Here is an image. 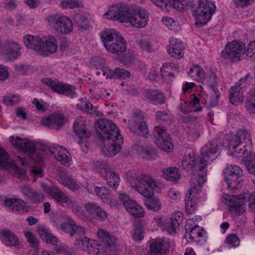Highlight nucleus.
I'll list each match as a JSON object with an SVG mask.
<instances>
[{
    "label": "nucleus",
    "instance_id": "1",
    "mask_svg": "<svg viewBox=\"0 0 255 255\" xmlns=\"http://www.w3.org/2000/svg\"><path fill=\"white\" fill-rule=\"evenodd\" d=\"M105 15L108 19L129 22L137 27H144L148 19V15L144 9H134L120 4L112 5Z\"/></svg>",
    "mask_w": 255,
    "mask_h": 255
},
{
    "label": "nucleus",
    "instance_id": "2",
    "mask_svg": "<svg viewBox=\"0 0 255 255\" xmlns=\"http://www.w3.org/2000/svg\"><path fill=\"white\" fill-rule=\"evenodd\" d=\"M98 126L104 143V153L108 156L115 155L120 151L123 143L118 128L111 121L105 120H99Z\"/></svg>",
    "mask_w": 255,
    "mask_h": 255
},
{
    "label": "nucleus",
    "instance_id": "3",
    "mask_svg": "<svg viewBox=\"0 0 255 255\" xmlns=\"http://www.w3.org/2000/svg\"><path fill=\"white\" fill-rule=\"evenodd\" d=\"M224 135L222 133L218 134L215 139L206 143L201 149V153L202 158L199 160L198 166L199 173L196 176L202 177L205 174L206 178L207 175L206 166L215 159L219 154L220 146L224 144L223 139Z\"/></svg>",
    "mask_w": 255,
    "mask_h": 255
},
{
    "label": "nucleus",
    "instance_id": "4",
    "mask_svg": "<svg viewBox=\"0 0 255 255\" xmlns=\"http://www.w3.org/2000/svg\"><path fill=\"white\" fill-rule=\"evenodd\" d=\"M101 37L106 49L109 52L120 55L127 49V41L120 33L113 29H105Z\"/></svg>",
    "mask_w": 255,
    "mask_h": 255
},
{
    "label": "nucleus",
    "instance_id": "5",
    "mask_svg": "<svg viewBox=\"0 0 255 255\" xmlns=\"http://www.w3.org/2000/svg\"><path fill=\"white\" fill-rule=\"evenodd\" d=\"M206 181L205 174L202 177L194 175L191 179V187L185 199V211L187 214L191 215L196 210L197 203L200 199V193L202 191L203 184Z\"/></svg>",
    "mask_w": 255,
    "mask_h": 255
},
{
    "label": "nucleus",
    "instance_id": "6",
    "mask_svg": "<svg viewBox=\"0 0 255 255\" xmlns=\"http://www.w3.org/2000/svg\"><path fill=\"white\" fill-rule=\"evenodd\" d=\"M43 191L50 196L59 205L73 212H78L81 209L79 203L71 199L66 193L61 190L55 185H42Z\"/></svg>",
    "mask_w": 255,
    "mask_h": 255
},
{
    "label": "nucleus",
    "instance_id": "7",
    "mask_svg": "<svg viewBox=\"0 0 255 255\" xmlns=\"http://www.w3.org/2000/svg\"><path fill=\"white\" fill-rule=\"evenodd\" d=\"M130 184L132 188L146 198L152 197L155 189L160 188L159 183L147 175L132 178Z\"/></svg>",
    "mask_w": 255,
    "mask_h": 255
},
{
    "label": "nucleus",
    "instance_id": "8",
    "mask_svg": "<svg viewBox=\"0 0 255 255\" xmlns=\"http://www.w3.org/2000/svg\"><path fill=\"white\" fill-rule=\"evenodd\" d=\"M60 228L63 231L70 236H76V240L75 244L83 251H85L87 250L86 247H88L89 242L91 239L84 236L86 232L84 227L78 226L74 221H71L70 222L61 224Z\"/></svg>",
    "mask_w": 255,
    "mask_h": 255
},
{
    "label": "nucleus",
    "instance_id": "9",
    "mask_svg": "<svg viewBox=\"0 0 255 255\" xmlns=\"http://www.w3.org/2000/svg\"><path fill=\"white\" fill-rule=\"evenodd\" d=\"M246 51L245 44L239 40L228 42L221 53V57L226 61L232 63H237L242 60V56Z\"/></svg>",
    "mask_w": 255,
    "mask_h": 255
},
{
    "label": "nucleus",
    "instance_id": "10",
    "mask_svg": "<svg viewBox=\"0 0 255 255\" xmlns=\"http://www.w3.org/2000/svg\"><path fill=\"white\" fill-rule=\"evenodd\" d=\"M41 82L48 86L53 92L59 94L70 98H74L77 96L76 88L73 85L60 82L57 79L53 80L51 78H45L42 79Z\"/></svg>",
    "mask_w": 255,
    "mask_h": 255
},
{
    "label": "nucleus",
    "instance_id": "11",
    "mask_svg": "<svg viewBox=\"0 0 255 255\" xmlns=\"http://www.w3.org/2000/svg\"><path fill=\"white\" fill-rule=\"evenodd\" d=\"M47 20L49 25L58 32L66 34L73 30V25L71 19L61 13L50 15Z\"/></svg>",
    "mask_w": 255,
    "mask_h": 255
},
{
    "label": "nucleus",
    "instance_id": "12",
    "mask_svg": "<svg viewBox=\"0 0 255 255\" xmlns=\"http://www.w3.org/2000/svg\"><path fill=\"white\" fill-rule=\"evenodd\" d=\"M224 181L226 182L229 189L234 190L243 184V180L242 177L243 172L239 166L229 165L224 169Z\"/></svg>",
    "mask_w": 255,
    "mask_h": 255
},
{
    "label": "nucleus",
    "instance_id": "13",
    "mask_svg": "<svg viewBox=\"0 0 255 255\" xmlns=\"http://www.w3.org/2000/svg\"><path fill=\"white\" fill-rule=\"evenodd\" d=\"M191 221L189 220L185 225V234L184 238L187 240L188 243L195 242L197 244H203L207 239V233L201 227L194 223L193 226H190Z\"/></svg>",
    "mask_w": 255,
    "mask_h": 255
},
{
    "label": "nucleus",
    "instance_id": "14",
    "mask_svg": "<svg viewBox=\"0 0 255 255\" xmlns=\"http://www.w3.org/2000/svg\"><path fill=\"white\" fill-rule=\"evenodd\" d=\"M73 129L75 134L80 139L79 144L80 145L83 151H87L86 139L90 137L92 134L88 128L87 121L81 116L77 117L73 125Z\"/></svg>",
    "mask_w": 255,
    "mask_h": 255
},
{
    "label": "nucleus",
    "instance_id": "15",
    "mask_svg": "<svg viewBox=\"0 0 255 255\" xmlns=\"http://www.w3.org/2000/svg\"><path fill=\"white\" fill-rule=\"evenodd\" d=\"M215 10V5L209 0H199L198 7L195 11L196 21L202 24H206Z\"/></svg>",
    "mask_w": 255,
    "mask_h": 255
},
{
    "label": "nucleus",
    "instance_id": "16",
    "mask_svg": "<svg viewBox=\"0 0 255 255\" xmlns=\"http://www.w3.org/2000/svg\"><path fill=\"white\" fill-rule=\"evenodd\" d=\"M154 134L156 144L159 148L166 151H169L173 149V144L164 126H155L154 128Z\"/></svg>",
    "mask_w": 255,
    "mask_h": 255
},
{
    "label": "nucleus",
    "instance_id": "17",
    "mask_svg": "<svg viewBox=\"0 0 255 255\" xmlns=\"http://www.w3.org/2000/svg\"><path fill=\"white\" fill-rule=\"evenodd\" d=\"M129 127L130 130L138 135L146 137L149 133L146 124L141 112L133 114L132 118L129 121Z\"/></svg>",
    "mask_w": 255,
    "mask_h": 255
},
{
    "label": "nucleus",
    "instance_id": "18",
    "mask_svg": "<svg viewBox=\"0 0 255 255\" xmlns=\"http://www.w3.org/2000/svg\"><path fill=\"white\" fill-rule=\"evenodd\" d=\"M119 198L122 202L127 211L135 218H142L144 215L142 208L132 200H131L126 193H121Z\"/></svg>",
    "mask_w": 255,
    "mask_h": 255
},
{
    "label": "nucleus",
    "instance_id": "19",
    "mask_svg": "<svg viewBox=\"0 0 255 255\" xmlns=\"http://www.w3.org/2000/svg\"><path fill=\"white\" fill-rule=\"evenodd\" d=\"M9 139L15 148L27 155L33 154L36 151V144L33 140L22 139L18 136L15 137L14 136H10Z\"/></svg>",
    "mask_w": 255,
    "mask_h": 255
},
{
    "label": "nucleus",
    "instance_id": "20",
    "mask_svg": "<svg viewBox=\"0 0 255 255\" xmlns=\"http://www.w3.org/2000/svg\"><path fill=\"white\" fill-rule=\"evenodd\" d=\"M148 246L151 255H162L169 252L170 243L163 239H151Z\"/></svg>",
    "mask_w": 255,
    "mask_h": 255
},
{
    "label": "nucleus",
    "instance_id": "21",
    "mask_svg": "<svg viewBox=\"0 0 255 255\" xmlns=\"http://www.w3.org/2000/svg\"><path fill=\"white\" fill-rule=\"evenodd\" d=\"M166 49L171 57L177 59H180L184 56L185 46L182 41L176 38H170L169 44L167 45Z\"/></svg>",
    "mask_w": 255,
    "mask_h": 255
},
{
    "label": "nucleus",
    "instance_id": "22",
    "mask_svg": "<svg viewBox=\"0 0 255 255\" xmlns=\"http://www.w3.org/2000/svg\"><path fill=\"white\" fill-rule=\"evenodd\" d=\"M182 214L179 211L173 213L168 220H166L162 226V230L167 232L169 234L175 235L180 224L182 221Z\"/></svg>",
    "mask_w": 255,
    "mask_h": 255
},
{
    "label": "nucleus",
    "instance_id": "23",
    "mask_svg": "<svg viewBox=\"0 0 255 255\" xmlns=\"http://www.w3.org/2000/svg\"><path fill=\"white\" fill-rule=\"evenodd\" d=\"M57 180L59 183L73 191H77L80 188V186L76 180L72 178L69 172L64 170L59 171L57 176Z\"/></svg>",
    "mask_w": 255,
    "mask_h": 255
},
{
    "label": "nucleus",
    "instance_id": "24",
    "mask_svg": "<svg viewBox=\"0 0 255 255\" xmlns=\"http://www.w3.org/2000/svg\"><path fill=\"white\" fill-rule=\"evenodd\" d=\"M1 48L9 59H16L20 55L21 47L14 40L4 41Z\"/></svg>",
    "mask_w": 255,
    "mask_h": 255
},
{
    "label": "nucleus",
    "instance_id": "25",
    "mask_svg": "<svg viewBox=\"0 0 255 255\" xmlns=\"http://www.w3.org/2000/svg\"><path fill=\"white\" fill-rule=\"evenodd\" d=\"M0 239L1 242L7 246H16L19 244L16 235L7 229L0 230Z\"/></svg>",
    "mask_w": 255,
    "mask_h": 255
},
{
    "label": "nucleus",
    "instance_id": "26",
    "mask_svg": "<svg viewBox=\"0 0 255 255\" xmlns=\"http://www.w3.org/2000/svg\"><path fill=\"white\" fill-rule=\"evenodd\" d=\"M58 44L56 39L53 36H49L44 41H42L40 54L49 55L54 53L57 49Z\"/></svg>",
    "mask_w": 255,
    "mask_h": 255
},
{
    "label": "nucleus",
    "instance_id": "27",
    "mask_svg": "<svg viewBox=\"0 0 255 255\" xmlns=\"http://www.w3.org/2000/svg\"><path fill=\"white\" fill-rule=\"evenodd\" d=\"M64 117L61 114H55L49 116L48 117L43 119L42 124L51 128L58 129L63 125Z\"/></svg>",
    "mask_w": 255,
    "mask_h": 255
},
{
    "label": "nucleus",
    "instance_id": "28",
    "mask_svg": "<svg viewBox=\"0 0 255 255\" xmlns=\"http://www.w3.org/2000/svg\"><path fill=\"white\" fill-rule=\"evenodd\" d=\"M243 92V89L239 83H236L232 86L229 90V97L231 103L238 105L243 102L244 100Z\"/></svg>",
    "mask_w": 255,
    "mask_h": 255
},
{
    "label": "nucleus",
    "instance_id": "29",
    "mask_svg": "<svg viewBox=\"0 0 255 255\" xmlns=\"http://www.w3.org/2000/svg\"><path fill=\"white\" fill-rule=\"evenodd\" d=\"M55 159L61 162L63 165L68 166L70 165L71 157L68 151L62 146H58L54 148V150L52 151Z\"/></svg>",
    "mask_w": 255,
    "mask_h": 255
},
{
    "label": "nucleus",
    "instance_id": "30",
    "mask_svg": "<svg viewBox=\"0 0 255 255\" xmlns=\"http://www.w3.org/2000/svg\"><path fill=\"white\" fill-rule=\"evenodd\" d=\"M23 40L27 48L32 49L40 54L42 44V41L40 37L28 34L24 37Z\"/></svg>",
    "mask_w": 255,
    "mask_h": 255
},
{
    "label": "nucleus",
    "instance_id": "31",
    "mask_svg": "<svg viewBox=\"0 0 255 255\" xmlns=\"http://www.w3.org/2000/svg\"><path fill=\"white\" fill-rule=\"evenodd\" d=\"M245 199V197H241V195H240V197L237 199H235V201L229 208L231 214L240 216L244 213L246 209Z\"/></svg>",
    "mask_w": 255,
    "mask_h": 255
},
{
    "label": "nucleus",
    "instance_id": "32",
    "mask_svg": "<svg viewBox=\"0 0 255 255\" xmlns=\"http://www.w3.org/2000/svg\"><path fill=\"white\" fill-rule=\"evenodd\" d=\"M104 178L107 184L110 187L116 189L119 185L120 178L118 173L109 168L105 169Z\"/></svg>",
    "mask_w": 255,
    "mask_h": 255
},
{
    "label": "nucleus",
    "instance_id": "33",
    "mask_svg": "<svg viewBox=\"0 0 255 255\" xmlns=\"http://www.w3.org/2000/svg\"><path fill=\"white\" fill-rule=\"evenodd\" d=\"M136 149L142 158L147 160H154L158 157L152 149L146 145L138 144L136 146Z\"/></svg>",
    "mask_w": 255,
    "mask_h": 255
},
{
    "label": "nucleus",
    "instance_id": "34",
    "mask_svg": "<svg viewBox=\"0 0 255 255\" xmlns=\"http://www.w3.org/2000/svg\"><path fill=\"white\" fill-rule=\"evenodd\" d=\"M144 95L147 99L155 104H162L164 102L163 95L159 90H147Z\"/></svg>",
    "mask_w": 255,
    "mask_h": 255
},
{
    "label": "nucleus",
    "instance_id": "35",
    "mask_svg": "<svg viewBox=\"0 0 255 255\" xmlns=\"http://www.w3.org/2000/svg\"><path fill=\"white\" fill-rule=\"evenodd\" d=\"M250 144H246V145L237 146L234 149H232V154L234 157H241L245 158L251 155V146Z\"/></svg>",
    "mask_w": 255,
    "mask_h": 255
},
{
    "label": "nucleus",
    "instance_id": "36",
    "mask_svg": "<svg viewBox=\"0 0 255 255\" xmlns=\"http://www.w3.org/2000/svg\"><path fill=\"white\" fill-rule=\"evenodd\" d=\"M37 232L40 238L46 243L54 245L57 244V238L51 233H49L43 227H39L37 229Z\"/></svg>",
    "mask_w": 255,
    "mask_h": 255
},
{
    "label": "nucleus",
    "instance_id": "37",
    "mask_svg": "<svg viewBox=\"0 0 255 255\" xmlns=\"http://www.w3.org/2000/svg\"><path fill=\"white\" fill-rule=\"evenodd\" d=\"M94 191L102 201L108 204H111L112 201L110 198L111 191L105 187H95Z\"/></svg>",
    "mask_w": 255,
    "mask_h": 255
},
{
    "label": "nucleus",
    "instance_id": "38",
    "mask_svg": "<svg viewBox=\"0 0 255 255\" xmlns=\"http://www.w3.org/2000/svg\"><path fill=\"white\" fill-rule=\"evenodd\" d=\"M97 236L104 243L109 247L115 245L116 243V238L103 230H99L97 232Z\"/></svg>",
    "mask_w": 255,
    "mask_h": 255
},
{
    "label": "nucleus",
    "instance_id": "39",
    "mask_svg": "<svg viewBox=\"0 0 255 255\" xmlns=\"http://www.w3.org/2000/svg\"><path fill=\"white\" fill-rule=\"evenodd\" d=\"M163 176L167 181L174 182L179 178L177 168L175 167H169L164 170Z\"/></svg>",
    "mask_w": 255,
    "mask_h": 255
},
{
    "label": "nucleus",
    "instance_id": "40",
    "mask_svg": "<svg viewBox=\"0 0 255 255\" xmlns=\"http://www.w3.org/2000/svg\"><path fill=\"white\" fill-rule=\"evenodd\" d=\"M74 20L77 26L83 30L89 28V20L87 16L83 14L78 13L74 16Z\"/></svg>",
    "mask_w": 255,
    "mask_h": 255
},
{
    "label": "nucleus",
    "instance_id": "41",
    "mask_svg": "<svg viewBox=\"0 0 255 255\" xmlns=\"http://www.w3.org/2000/svg\"><path fill=\"white\" fill-rule=\"evenodd\" d=\"M99 206L95 202H88L84 205L85 214L88 218L93 219L95 217V214Z\"/></svg>",
    "mask_w": 255,
    "mask_h": 255
},
{
    "label": "nucleus",
    "instance_id": "42",
    "mask_svg": "<svg viewBox=\"0 0 255 255\" xmlns=\"http://www.w3.org/2000/svg\"><path fill=\"white\" fill-rule=\"evenodd\" d=\"M195 160L196 158L194 156H192L190 154H186L184 156L182 160V166L183 169L189 171L195 165Z\"/></svg>",
    "mask_w": 255,
    "mask_h": 255
},
{
    "label": "nucleus",
    "instance_id": "43",
    "mask_svg": "<svg viewBox=\"0 0 255 255\" xmlns=\"http://www.w3.org/2000/svg\"><path fill=\"white\" fill-rule=\"evenodd\" d=\"M188 74L191 77H198L201 80L205 79V74L203 68L197 65H193L191 66Z\"/></svg>",
    "mask_w": 255,
    "mask_h": 255
},
{
    "label": "nucleus",
    "instance_id": "44",
    "mask_svg": "<svg viewBox=\"0 0 255 255\" xmlns=\"http://www.w3.org/2000/svg\"><path fill=\"white\" fill-rule=\"evenodd\" d=\"M156 121L162 125H170L172 123V118L171 115L169 114L162 112L158 111L156 113Z\"/></svg>",
    "mask_w": 255,
    "mask_h": 255
},
{
    "label": "nucleus",
    "instance_id": "45",
    "mask_svg": "<svg viewBox=\"0 0 255 255\" xmlns=\"http://www.w3.org/2000/svg\"><path fill=\"white\" fill-rule=\"evenodd\" d=\"M240 137L241 141H244L245 143L252 145V137L250 132L246 129H241L237 133Z\"/></svg>",
    "mask_w": 255,
    "mask_h": 255
},
{
    "label": "nucleus",
    "instance_id": "46",
    "mask_svg": "<svg viewBox=\"0 0 255 255\" xmlns=\"http://www.w3.org/2000/svg\"><path fill=\"white\" fill-rule=\"evenodd\" d=\"M146 208L153 211H158L161 209V203L158 199L153 198L145 203Z\"/></svg>",
    "mask_w": 255,
    "mask_h": 255
},
{
    "label": "nucleus",
    "instance_id": "47",
    "mask_svg": "<svg viewBox=\"0 0 255 255\" xmlns=\"http://www.w3.org/2000/svg\"><path fill=\"white\" fill-rule=\"evenodd\" d=\"M19 100L17 95L8 94L3 97V103L6 106H13Z\"/></svg>",
    "mask_w": 255,
    "mask_h": 255
},
{
    "label": "nucleus",
    "instance_id": "48",
    "mask_svg": "<svg viewBox=\"0 0 255 255\" xmlns=\"http://www.w3.org/2000/svg\"><path fill=\"white\" fill-rule=\"evenodd\" d=\"M171 5L177 10L184 9L188 5V0H172L170 2Z\"/></svg>",
    "mask_w": 255,
    "mask_h": 255
},
{
    "label": "nucleus",
    "instance_id": "49",
    "mask_svg": "<svg viewBox=\"0 0 255 255\" xmlns=\"http://www.w3.org/2000/svg\"><path fill=\"white\" fill-rule=\"evenodd\" d=\"M8 154L5 151L0 147V167L7 169L8 167L7 160Z\"/></svg>",
    "mask_w": 255,
    "mask_h": 255
},
{
    "label": "nucleus",
    "instance_id": "50",
    "mask_svg": "<svg viewBox=\"0 0 255 255\" xmlns=\"http://www.w3.org/2000/svg\"><path fill=\"white\" fill-rule=\"evenodd\" d=\"M24 235L27 239V241L32 247L34 248H38L39 246V241L32 233L30 232H24Z\"/></svg>",
    "mask_w": 255,
    "mask_h": 255
},
{
    "label": "nucleus",
    "instance_id": "51",
    "mask_svg": "<svg viewBox=\"0 0 255 255\" xmlns=\"http://www.w3.org/2000/svg\"><path fill=\"white\" fill-rule=\"evenodd\" d=\"M245 53L248 57L255 62V40L251 42L247 45Z\"/></svg>",
    "mask_w": 255,
    "mask_h": 255
},
{
    "label": "nucleus",
    "instance_id": "52",
    "mask_svg": "<svg viewBox=\"0 0 255 255\" xmlns=\"http://www.w3.org/2000/svg\"><path fill=\"white\" fill-rule=\"evenodd\" d=\"M133 239L135 241H141L143 240V230L140 225H135L134 228V233L132 235Z\"/></svg>",
    "mask_w": 255,
    "mask_h": 255
},
{
    "label": "nucleus",
    "instance_id": "53",
    "mask_svg": "<svg viewBox=\"0 0 255 255\" xmlns=\"http://www.w3.org/2000/svg\"><path fill=\"white\" fill-rule=\"evenodd\" d=\"M89 243L88 247H86L87 250L85 251L88 253H94L97 255L99 253V246L98 244V242L96 240L91 239Z\"/></svg>",
    "mask_w": 255,
    "mask_h": 255
},
{
    "label": "nucleus",
    "instance_id": "54",
    "mask_svg": "<svg viewBox=\"0 0 255 255\" xmlns=\"http://www.w3.org/2000/svg\"><path fill=\"white\" fill-rule=\"evenodd\" d=\"M226 243L228 244L230 247H236L239 245L240 240L237 235L232 234L226 238Z\"/></svg>",
    "mask_w": 255,
    "mask_h": 255
},
{
    "label": "nucleus",
    "instance_id": "55",
    "mask_svg": "<svg viewBox=\"0 0 255 255\" xmlns=\"http://www.w3.org/2000/svg\"><path fill=\"white\" fill-rule=\"evenodd\" d=\"M61 6L63 8H74L80 6L78 0H65L61 2Z\"/></svg>",
    "mask_w": 255,
    "mask_h": 255
},
{
    "label": "nucleus",
    "instance_id": "56",
    "mask_svg": "<svg viewBox=\"0 0 255 255\" xmlns=\"http://www.w3.org/2000/svg\"><path fill=\"white\" fill-rule=\"evenodd\" d=\"M44 196L43 194L34 190L29 200L34 203H40L43 201Z\"/></svg>",
    "mask_w": 255,
    "mask_h": 255
},
{
    "label": "nucleus",
    "instance_id": "57",
    "mask_svg": "<svg viewBox=\"0 0 255 255\" xmlns=\"http://www.w3.org/2000/svg\"><path fill=\"white\" fill-rule=\"evenodd\" d=\"M83 111L86 113L97 116L98 115V112L97 111V108L94 107L91 103L87 101L86 105H85L84 109Z\"/></svg>",
    "mask_w": 255,
    "mask_h": 255
},
{
    "label": "nucleus",
    "instance_id": "58",
    "mask_svg": "<svg viewBox=\"0 0 255 255\" xmlns=\"http://www.w3.org/2000/svg\"><path fill=\"white\" fill-rule=\"evenodd\" d=\"M83 111L86 113L97 116L98 115V112L97 111V108L94 107L91 103L87 101L86 105H85L84 109Z\"/></svg>",
    "mask_w": 255,
    "mask_h": 255
},
{
    "label": "nucleus",
    "instance_id": "59",
    "mask_svg": "<svg viewBox=\"0 0 255 255\" xmlns=\"http://www.w3.org/2000/svg\"><path fill=\"white\" fill-rule=\"evenodd\" d=\"M116 73L117 75L116 79L123 78L125 79L127 78H128L130 75V73L128 71L119 67L116 68Z\"/></svg>",
    "mask_w": 255,
    "mask_h": 255
},
{
    "label": "nucleus",
    "instance_id": "60",
    "mask_svg": "<svg viewBox=\"0 0 255 255\" xmlns=\"http://www.w3.org/2000/svg\"><path fill=\"white\" fill-rule=\"evenodd\" d=\"M242 143V141H241L240 137L237 134L234 135L229 140V145L230 148L234 149L237 146L240 145Z\"/></svg>",
    "mask_w": 255,
    "mask_h": 255
},
{
    "label": "nucleus",
    "instance_id": "61",
    "mask_svg": "<svg viewBox=\"0 0 255 255\" xmlns=\"http://www.w3.org/2000/svg\"><path fill=\"white\" fill-rule=\"evenodd\" d=\"M161 75L164 79H167L170 77H174L172 71L170 70L167 67L162 65L160 70Z\"/></svg>",
    "mask_w": 255,
    "mask_h": 255
},
{
    "label": "nucleus",
    "instance_id": "62",
    "mask_svg": "<svg viewBox=\"0 0 255 255\" xmlns=\"http://www.w3.org/2000/svg\"><path fill=\"white\" fill-rule=\"evenodd\" d=\"M140 48L143 51L151 52L152 51V45L151 43L146 40H141L139 42Z\"/></svg>",
    "mask_w": 255,
    "mask_h": 255
},
{
    "label": "nucleus",
    "instance_id": "63",
    "mask_svg": "<svg viewBox=\"0 0 255 255\" xmlns=\"http://www.w3.org/2000/svg\"><path fill=\"white\" fill-rule=\"evenodd\" d=\"M249 100L247 101L245 107L247 110L250 113L255 114V101Z\"/></svg>",
    "mask_w": 255,
    "mask_h": 255
},
{
    "label": "nucleus",
    "instance_id": "64",
    "mask_svg": "<svg viewBox=\"0 0 255 255\" xmlns=\"http://www.w3.org/2000/svg\"><path fill=\"white\" fill-rule=\"evenodd\" d=\"M248 201L249 209L252 212H255V192L249 195Z\"/></svg>",
    "mask_w": 255,
    "mask_h": 255
}]
</instances>
